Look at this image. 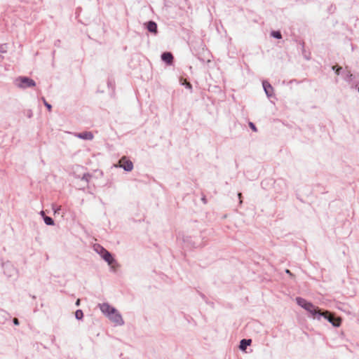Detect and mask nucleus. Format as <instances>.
<instances>
[{"label":"nucleus","instance_id":"25","mask_svg":"<svg viewBox=\"0 0 359 359\" xmlns=\"http://www.w3.org/2000/svg\"><path fill=\"white\" fill-rule=\"evenodd\" d=\"M238 198L240 199V203H242V200H241L242 194H241V193H238Z\"/></svg>","mask_w":359,"mask_h":359},{"label":"nucleus","instance_id":"28","mask_svg":"<svg viewBox=\"0 0 359 359\" xmlns=\"http://www.w3.org/2000/svg\"><path fill=\"white\" fill-rule=\"evenodd\" d=\"M79 304H80V299H78L76 300V306H79Z\"/></svg>","mask_w":359,"mask_h":359},{"label":"nucleus","instance_id":"9","mask_svg":"<svg viewBox=\"0 0 359 359\" xmlns=\"http://www.w3.org/2000/svg\"><path fill=\"white\" fill-rule=\"evenodd\" d=\"M77 137L86 140H91L93 139V135L91 132H83L80 133H76L75 135Z\"/></svg>","mask_w":359,"mask_h":359},{"label":"nucleus","instance_id":"2","mask_svg":"<svg viewBox=\"0 0 359 359\" xmlns=\"http://www.w3.org/2000/svg\"><path fill=\"white\" fill-rule=\"evenodd\" d=\"M313 318H317L318 320H320L321 318H324L329 323H330L333 327H338L341 324V318L340 316H311Z\"/></svg>","mask_w":359,"mask_h":359},{"label":"nucleus","instance_id":"5","mask_svg":"<svg viewBox=\"0 0 359 359\" xmlns=\"http://www.w3.org/2000/svg\"><path fill=\"white\" fill-rule=\"evenodd\" d=\"M2 267L4 274L8 277H15L17 276L18 271L11 262L4 263Z\"/></svg>","mask_w":359,"mask_h":359},{"label":"nucleus","instance_id":"15","mask_svg":"<svg viewBox=\"0 0 359 359\" xmlns=\"http://www.w3.org/2000/svg\"><path fill=\"white\" fill-rule=\"evenodd\" d=\"M271 35L273 37H274V38H276V39H281V37H282V35H281L280 32H278V31H273V32H271Z\"/></svg>","mask_w":359,"mask_h":359},{"label":"nucleus","instance_id":"26","mask_svg":"<svg viewBox=\"0 0 359 359\" xmlns=\"http://www.w3.org/2000/svg\"><path fill=\"white\" fill-rule=\"evenodd\" d=\"M186 87L188 88H191V85L189 83H186Z\"/></svg>","mask_w":359,"mask_h":359},{"label":"nucleus","instance_id":"20","mask_svg":"<svg viewBox=\"0 0 359 359\" xmlns=\"http://www.w3.org/2000/svg\"><path fill=\"white\" fill-rule=\"evenodd\" d=\"M12 321L15 325H18L20 324L19 320L16 318H13Z\"/></svg>","mask_w":359,"mask_h":359},{"label":"nucleus","instance_id":"14","mask_svg":"<svg viewBox=\"0 0 359 359\" xmlns=\"http://www.w3.org/2000/svg\"><path fill=\"white\" fill-rule=\"evenodd\" d=\"M44 219V222L47 225H53L54 224L53 219L51 217H50L44 216V219Z\"/></svg>","mask_w":359,"mask_h":359},{"label":"nucleus","instance_id":"18","mask_svg":"<svg viewBox=\"0 0 359 359\" xmlns=\"http://www.w3.org/2000/svg\"><path fill=\"white\" fill-rule=\"evenodd\" d=\"M43 101L44 105L47 107V109L49 111H50L51 108H52L51 105L49 103H48L44 98H43Z\"/></svg>","mask_w":359,"mask_h":359},{"label":"nucleus","instance_id":"16","mask_svg":"<svg viewBox=\"0 0 359 359\" xmlns=\"http://www.w3.org/2000/svg\"><path fill=\"white\" fill-rule=\"evenodd\" d=\"M6 52V46L5 44L0 45V53H4Z\"/></svg>","mask_w":359,"mask_h":359},{"label":"nucleus","instance_id":"1","mask_svg":"<svg viewBox=\"0 0 359 359\" xmlns=\"http://www.w3.org/2000/svg\"><path fill=\"white\" fill-rule=\"evenodd\" d=\"M296 301L299 306L309 311L310 314H334V313L328 311H322L321 309H319L318 307L315 306L313 304L303 298L297 297Z\"/></svg>","mask_w":359,"mask_h":359},{"label":"nucleus","instance_id":"22","mask_svg":"<svg viewBox=\"0 0 359 359\" xmlns=\"http://www.w3.org/2000/svg\"><path fill=\"white\" fill-rule=\"evenodd\" d=\"M84 316H75V318L78 320H83Z\"/></svg>","mask_w":359,"mask_h":359},{"label":"nucleus","instance_id":"30","mask_svg":"<svg viewBox=\"0 0 359 359\" xmlns=\"http://www.w3.org/2000/svg\"><path fill=\"white\" fill-rule=\"evenodd\" d=\"M40 215H41V216H43V217H44V216H45L44 212H43V210H41V211L40 212Z\"/></svg>","mask_w":359,"mask_h":359},{"label":"nucleus","instance_id":"4","mask_svg":"<svg viewBox=\"0 0 359 359\" xmlns=\"http://www.w3.org/2000/svg\"><path fill=\"white\" fill-rule=\"evenodd\" d=\"M17 86L20 88L34 87L36 86L35 81L26 76H20L16 79Z\"/></svg>","mask_w":359,"mask_h":359},{"label":"nucleus","instance_id":"24","mask_svg":"<svg viewBox=\"0 0 359 359\" xmlns=\"http://www.w3.org/2000/svg\"><path fill=\"white\" fill-rule=\"evenodd\" d=\"M183 241L184 243H189V238L188 237H187L186 238H183Z\"/></svg>","mask_w":359,"mask_h":359},{"label":"nucleus","instance_id":"23","mask_svg":"<svg viewBox=\"0 0 359 359\" xmlns=\"http://www.w3.org/2000/svg\"><path fill=\"white\" fill-rule=\"evenodd\" d=\"M74 314H83L81 309H78L75 311Z\"/></svg>","mask_w":359,"mask_h":359},{"label":"nucleus","instance_id":"10","mask_svg":"<svg viewBox=\"0 0 359 359\" xmlns=\"http://www.w3.org/2000/svg\"><path fill=\"white\" fill-rule=\"evenodd\" d=\"M252 344V339H243L240 341L239 348L241 351H245L248 346H250Z\"/></svg>","mask_w":359,"mask_h":359},{"label":"nucleus","instance_id":"6","mask_svg":"<svg viewBox=\"0 0 359 359\" xmlns=\"http://www.w3.org/2000/svg\"><path fill=\"white\" fill-rule=\"evenodd\" d=\"M118 166L123 168L124 170L130 172L133 169V163L126 156L122 157L118 161Z\"/></svg>","mask_w":359,"mask_h":359},{"label":"nucleus","instance_id":"29","mask_svg":"<svg viewBox=\"0 0 359 359\" xmlns=\"http://www.w3.org/2000/svg\"><path fill=\"white\" fill-rule=\"evenodd\" d=\"M285 272H286L287 273L290 274V276H292V273H291V272H290V270L286 269V270H285Z\"/></svg>","mask_w":359,"mask_h":359},{"label":"nucleus","instance_id":"31","mask_svg":"<svg viewBox=\"0 0 359 359\" xmlns=\"http://www.w3.org/2000/svg\"><path fill=\"white\" fill-rule=\"evenodd\" d=\"M202 201H203L204 203H206V202H207L205 197L202 198Z\"/></svg>","mask_w":359,"mask_h":359},{"label":"nucleus","instance_id":"7","mask_svg":"<svg viewBox=\"0 0 359 359\" xmlns=\"http://www.w3.org/2000/svg\"><path fill=\"white\" fill-rule=\"evenodd\" d=\"M99 306L100 308V311L103 314H116V309L110 306L107 303H103L102 304H99Z\"/></svg>","mask_w":359,"mask_h":359},{"label":"nucleus","instance_id":"11","mask_svg":"<svg viewBox=\"0 0 359 359\" xmlns=\"http://www.w3.org/2000/svg\"><path fill=\"white\" fill-rule=\"evenodd\" d=\"M262 85L266 95L268 97H271L273 92V88L271 85L266 81H264Z\"/></svg>","mask_w":359,"mask_h":359},{"label":"nucleus","instance_id":"3","mask_svg":"<svg viewBox=\"0 0 359 359\" xmlns=\"http://www.w3.org/2000/svg\"><path fill=\"white\" fill-rule=\"evenodd\" d=\"M95 250L97 253H99L102 259L107 262L109 265H111L114 262V259L111 256V254L107 251L106 249H104L103 247L100 245H97L95 247Z\"/></svg>","mask_w":359,"mask_h":359},{"label":"nucleus","instance_id":"8","mask_svg":"<svg viewBox=\"0 0 359 359\" xmlns=\"http://www.w3.org/2000/svg\"><path fill=\"white\" fill-rule=\"evenodd\" d=\"M107 317L109 318L110 322L114 324L115 326L122 325L124 323L122 316H107Z\"/></svg>","mask_w":359,"mask_h":359},{"label":"nucleus","instance_id":"33","mask_svg":"<svg viewBox=\"0 0 359 359\" xmlns=\"http://www.w3.org/2000/svg\"><path fill=\"white\" fill-rule=\"evenodd\" d=\"M60 210V208H58L57 210H55V212H57V211H59Z\"/></svg>","mask_w":359,"mask_h":359},{"label":"nucleus","instance_id":"17","mask_svg":"<svg viewBox=\"0 0 359 359\" xmlns=\"http://www.w3.org/2000/svg\"><path fill=\"white\" fill-rule=\"evenodd\" d=\"M353 74L349 72L346 71V79L350 81L351 79Z\"/></svg>","mask_w":359,"mask_h":359},{"label":"nucleus","instance_id":"32","mask_svg":"<svg viewBox=\"0 0 359 359\" xmlns=\"http://www.w3.org/2000/svg\"><path fill=\"white\" fill-rule=\"evenodd\" d=\"M184 319H185L188 323H189V320L188 318H187L185 317V316H184Z\"/></svg>","mask_w":359,"mask_h":359},{"label":"nucleus","instance_id":"12","mask_svg":"<svg viewBox=\"0 0 359 359\" xmlns=\"http://www.w3.org/2000/svg\"><path fill=\"white\" fill-rule=\"evenodd\" d=\"M161 59L166 63L171 64L173 60V56L170 53L165 52L161 55Z\"/></svg>","mask_w":359,"mask_h":359},{"label":"nucleus","instance_id":"21","mask_svg":"<svg viewBox=\"0 0 359 359\" xmlns=\"http://www.w3.org/2000/svg\"><path fill=\"white\" fill-rule=\"evenodd\" d=\"M249 126H250V127L251 128V129H252V130H254V131H257V128H256L255 126L252 123H251V122H250V123H249Z\"/></svg>","mask_w":359,"mask_h":359},{"label":"nucleus","instance_id":"27","mask_svg":"<svg viewBox=\"0 0 359 359\" xmlns=\"http://www.w3.org/2000/svg\"><path fill=\"white\" fill-rule=\"evenodd\" d=\"M88 175H84L82 179L83 180H86L87 181L88 180Z\"/></svg>","mask_w":359,"mask_h":359},{"label":"nucleus","instance_id":"13","mask_svg":"<svg viewBox=\"0 0 359 359\" xmlns=\"http://www.w3.org/2000/svg\"><path fill=\"white\" fill-rule=\"evenodd\" d=\"M147 28L149 32L156 34L157 33V25L154 21H149L147 23Z\"/></svg>","mask_w":359,"mask_h":359},{"label":"nucleus","instance_id":"19","mask_svg":"<svg viewBox=\"0 0 359 359\" xmlns=\"http://www.w3.org/2000/svg\"><path fill=\"white\" fill-rule=\"evenodd\" d=\"M332 69H333L334 70H335L336 74H337V75H339V74H340V70L341 69V67H337V68L336 69V67H335V66H333V67H332Z\"/></svg>","mask_w":359,"mask_h":359}]
</instances>
